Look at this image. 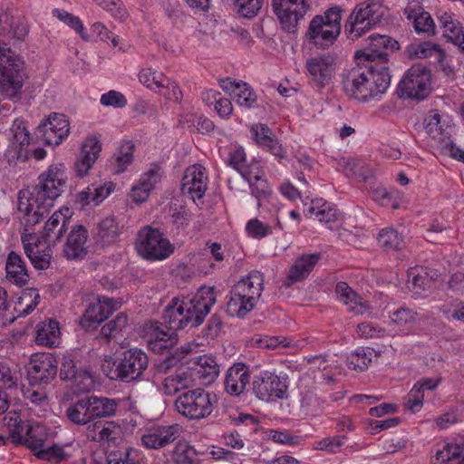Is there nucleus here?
I'll use <instances>...</instances> for the list:
<instances>
[{
	"label": "nucleus",
	"instance_id": "dca6fc26",
	"mask_svg": "<svg viewBox=\"0 0 464 464\" xmlns=\"http://www.w3.org/2000/svg\"><path fill=\"white\" fill-rule=\"evenodd\" d=\"M59 362L50 353H37L31 355L28 366V379L33 385L48 384L57 375Z\"/></svg>",
	"mask_w": 464,
	"mask_h": 464
},
{
	"label": "nucleus",
	"instance_id": "bf43d9fd",
	"mask_svg": "<svg viewBox=\"0 0 464 464\" xmlns=\"http://www.w3.org/2000/svg\"><path fill=\"white\" fill-rule=\"evenodd\" d=\"M139 80L150 89L161 88L167 82V78L162 73L150 68L141 70L139 73Z\"/></svg>",
	"mask_w": 464,
	"mask_h": 464
},
{
	"label": "nucleus",
	"instance_id": "09e8293b",
	"mask_svg": "<svg viewBox=\"0 0 464 464\" xmlns=\"http://www.w3.org/2000/svg\"><path fill=\"white\" fill-rule=\"evenodd\" d=\"M4 425L7 428L9 437L14 443L22 442L23 434L25 429L24 422L20 414L14 411H9L4 418Z\"/></svg>",
	"mask_w": 464,
	"mask_h": 464
},
{
	"label": "nucleus",
	"instance_id": "49530a36",
	"mask_svg": "<svg viewBox=\"0 0 464 464\" xmlns=\"http://www.w3.org/2000/svg\"><path fill=\"white\" fill-rule=\"evenodd\" d=\"M172 459L176 464H201L198 452L193 446L179 441L173 450Z\"/></svg>",
	"mask_w": 464,
	"mask_h": 464
},
{
	"label": "nucleus",
	"instance_id": "de8ad7c7",
	"mask_svg": "<svg viewBox=\"0 0 464 464\" xmlns=\"http://www.w3.org/2000/svg\"><path fill=\"white\" fill-rule=\"evenodd\" d=\"M373 349L362 347L355 350L347 357V365L351 370L357 372L365 371L372 362Z\"/></svg>",
	"mask_w": 464,
	"mask_h": 464
},
{
	"label": "nucleus",
	"instance_id": "9d476101",
	"mask_svg": "<svg viewBox=\"0 0 464 464\" xmlns=\"http://www.w3.org/2000/svg\"><path fill=\"white\" fill-rule=\"evenodd\" d=\"M215 394L196 388L181 392L175 400L177 411L190 420L208 418L213 411Z\"/></svg>",
	"mask_w": 464,
	"mask_h": 464
},
{
	"label": "nucleus",
	"instance_id": "412c9836",
	"mask_svg": "<svg viewBox=\"0 0 464 464\" xmlns=\"http://www.w3.org/2000/svg\"><path fill=\"white\" fill-rule=\"evenodd\" d=\"M181 432L179 424L154 426L147 430L141 437L142 445L148 449H160L174 442Z\"/></svg>",
	"mask_w": 464,
	"mask_h": 464
},
{
	"label": "nucleus",
	"instance_id": "c03bdc74",
	"mask_svg": "<svg viewBox=\"0 0 464 464\" xmlns=\"http://www.w3.org/2000/svg\"><path fill=\"white\" fill-rule=\"evenodd\" d=\"M378 244L386 251H399L404 246V237L393 227H385L378 234Z\"/></svg>",
	"mask_w": 464,
	"mask_h": 464
},
{
	"label": "nucleus",
	"instance_id": "72a5a7b5",
	"mask_svg": "<svg viewBox=\"0 0 464 464\" xmlns=\"http://www.w3.org/2000/svg\"><path fill=\"white\" fill-rule=\"evenodd\" d=\"M122 229L123 226H121L114 217H107L98 224L96 242L102 246L111 245L117 241Z\"/></svg>",
	"mask_w": 464,
	"mask_h": 464
},
{
	"label": "nucleus",
	"instance_id": "37998d69",
	"mask_svg": "<svg viewBox=\"0 0 464 464\" xmlns=\"http://www.w3.org/2000/svg\"><path fill=\"white\" fill-rule=\"evenodd\" d=\"M40 295L35 288L24 289L19 296L14 311L18 317H24L30 314L39 304Z\"/></svg>",
	"mask_w": 464,
	"mask_h": 464
},
{
	"label": "nucleus",
	"instance_id": "39448f33",
	"mask_svg": "<svg viewBox=\"0 0 464 464\" xmlns=\"http://www.w3.org/2000/svg\"><path fill=\"white\" fill-rule=\"evenodd\" d=\"M343 12L340 6H333L324 14L314 16L305 32L306 41L317 49L334 45L341 34Z\"/></svg>",
	"mask_w": 464,
	"mask_h": 464
},
{
	"label": "nucleus",
	"instance_id": "ea45409f",
	"mask_svg": "<svg viewBox=\"0 0 464 464\" xmlns=\"http://www.w3.org/2000/svg\"><path fill=\"white\" fill-rule=\"evenodd\" d=\"M87 396L72 402L65 411L66 418L73 424L85 426L93 421Z\"/></svg>",
	"mask_w": 464,
	"mask_h": 464
},
{
	"label": "nucleus",
	"instance_id": "58836bf2",
	"mask_svg": "<svg viewBox=\"0 0 464 464\" xmlns=\"http://www.w3.org/2000/svg\"><path fill=\"white\" fill-rule=\"evenodd\" d=\"M304 211L306 217L314 215L320 222L325 223L334 222L338 217V209L335 206L323 198L311 200L310 206L304 208Z\"/></svg>",
	"mask_w": 464,
	"mask_h": 464
},
{
	"label": "nucleus",
	"instance_id": "2f4dec72",
	"mask_svg": "<svg viewBox=\"0 0 464 464\" xmlns=\"http://www.w3.org/2000/svg\"><path fill=\"white\" fill-rule=\"evenodd\" d=\"M320 258V254L303 255L298 257L289 269L285 285H290L306 278Z\"/></svg>",
	"mask_w": 464,
	"mask_h": 464
},
{
	"label": "nucleus",
	"instance_id": "0e129e2a",
	"mask_svg": "<svg viewBox=\"0 0 464 464\" xmlns=\"http://www.w3.org/2000/svg\"><path fill=\"white\" fill-rule=\"evenodd\" d=\"M192 218L191 212L185 206L171 208L170 220L177 229H184Z\"/></svg>",
	"mask_w": 464,
	"mask_h": 464
},
{
	"label": "nucleus",
	"instance_id": "7ed1b4c3",
	"mask_svg": "<svg viewBox=\"0 0 464 464\" xmlns=\"http://www.w3.org/2000/svg\"><path fill=\"white\" fill-rule=\"evenodd\" d=\"M372 64L359 61L357 66L343 74V89L348 97L364 102L387 91L391 84L390 72Z\"/></svg>",
	"mask_w": 464,
	"mask_h": 464
},
{
	"label": "nucleus",
	"instance_id": "6e6d98bb",
	"mask_svg": "<svg viewBox=\"0 0 464 464\" xmlns=\"http://www.w3.org/2000/svg\"><path fill=\"white\" fill-rule=\"evenodd\" d=\"M18 375L7 360L0 359V389L17 387Z\"/></svg>",
	"mask_w": 464,
	"mask_h": 464
},
{
	"label": "nucleus",
	"instance_id": "473e14b6",
	"mask_svg": "<svg viewBox=\"0 0 464 464\" xmlns=\"http://www.w3.org/2000/svg\"><path fill=\"white\" fill-rule=\"evenodd\" d=\"M183 310L184 308L183 305L180 304V299L178 297L172 298L164 310L162 324H164L166 328H169L175 332L188 327V319L184 317Z\"/></svg>",
	"mask_w": 464,
	"mask_h": 464
},
{
	"label": "nucleus",
	"instance_id": "c756f323",
	"mask_svg": "<svg viewBox=\"0 0 464 464\" xmlns=\"http://www.w3.org/2000/svg\"><path fill=\"white\" fill-rule=\"evenodd\" d=\"M443 36L464 53V29L452 14L443 12L437 15Z\"/></svg>",
	"mask_w": 464,
	"mask_h": 464
},
{
	"label": "nucleus",
	"instance_id": "e2e57ef3",
	"mask_svg": "<svg viewBox=\"0 0 464 464\" xmlns=\"http://www.w3.org/2000/svg\"><path fill=\"white\" fill-rule=\"evenodd\" d=\"M246 231L250 237L261 239L272 234V227L258 218H252L247 221Z\"/></svg>",
	"mask_w": 464,
	"mask_h": 464
},
{
	"label": "nucleus",
	"instance_id": "13d9d810",
	"mask_svg": "<svg viewBox=\"0 0 464 464\" xmlns=\"http://www.w3.org/2000/svg\"><path fill=\"white\" fill-rule=\"evenodd\" d=\"M264 0H235L237 14L245 18L256 16L261 10Z\"/></svg>",
	"mask_w": 464,
	"mask_h": 464
},
{
	"label": "nucleus",
	"instance_id": "a18cd8bd",
	"mask_svg": "<svg viewBox=\"0 0 464 464\" xmlns=\"http://www.w3.org/2000/svg\"><path fill=\"white\" fill-rule=\"evenodd\" d=\"M127 325V314L124 313H119L113 319L102 327L100 336L107 343H110L111 340L117 338Z\"/></svg>",
	"mask_w": 464,
	"mask_h": 464
},
{
	"label": "nucleus",
	"instance_id": "c85d7f7f",
	"mask_svg": "<svg viewBox=\"0 0 464 464\" xmlns=\"http://www.w3.org/2000/svg\"><path fill=\"white\" fill-rule=\"evenodd\" d=\"M195 379L189 369H179L161 380L160 392L166 396H173L193 386Z\"/></svg>",
	"mask_w": 464,
	"mask_h": 464
},
{
	"label": "nucleus",
	"instance_id": "052dcab7",
	"mask_svg": "<svg viewBox=\"0 0 464 464\" xmlns=\"http://www.w3.org/2000/svg\"><path fill=\"white\" fill-rule=\"evenodd\" d=\"M248 184L252 196L257 199V208H260V200L267 198L272 194V188L269 186L265 175L251 181V183Z\"/></svg>",
	"mask_w": 464,
	"mask_h": 464
},
{
	"label": "nucleus",
	"instance_id": "a878e982",
	"mask_svg": "<svg viewBox=\"0 0 464 464\" xmlns=\"http://www.w3.org/2000/svg\"><path fill=\"white\" fill-rule=\"evenodd\" d=\"M88 231L82 226L77 225L68 234L63 246V256L68 260L82 259L87 255Z\"/></svg>",
	"mask_w": 464,
	"mask_h": 464
},
{
	"label": "nucleus",
	"instance_id": "79ce46f5",
	"mask_svg": "<svg viewBox=\"0 0 464 464\" xmlns=\"http://www.w3.org/2000/svg\"><path fill=\"white\" fill-rule=\"evenodd\" d=\"M25 433L23 435L21 444H24L33 451L37 452L44 447V443L47 440L48 433L44 426L36 423L32 425H26Z\"/></svg>",
	"mask_w": 464,
	"mask_h": 464
},
{
	"label": "nucleus",
	"instance_id": "9b49d317",
	"mask_svg": "<svg viewBox=\"0 0 464 464\" xmlns=\"http://www.w3.org/2000/svg\"><path fill=\"white\" fill-rule=\"evenodd\" d=\"M431 91V72L420 63L412 65L401 80L397 92L400 98L423 100Z\"/></svg>",
	"mask_w": 464,
	"mask_h": 464
},
{
	"label": "nucleus",
	"instance_id": "a211bd4d",
	"mask_svg": "<svg viewBox=\"0 0 464 464\" xmlns=\"http://www.w3.org/2000/svg\"><path fill=\"white\" fill-rule=\"evenodd\" d=\"M70 132V123L64 114L53 112L37 127V133L45 144L60 145Z\"/></svg>",
	"mask_w": 464,
	"mask_h": 464
},
{
	"label": "nucleus",
	"instance_id": "338daca9",
	"mask_svg": "<svg viewBox=\"0 0 464 464\" xmlns=\"http://www.w3.org/2000/svg\"><path fill=\"white\" fill-rule=\"evenodd\" d=\"M346 436L326 437L315 442L314 449L324 450L329 453H335L343 445V440Z\"/></svg>",
	"mask_w": 464,
	"mask_h": 464
},
{
	"label": "nucleus",
	"instance_id": "c9c22d12",
	"mask_svg": "<svg viewBox=\"0 0 464 464\" xmlns=\"http://www.w3.org/2000/svg\"><path fill=\"white\" fill-rule=\"evenodd\" d=\"M6 276L16 285H24L28 282L29 275L22 256L11 251L5 263Z\"/></svg>",
	"mask_w": 464,
	"mask_h": 464
},
{
	"label": "nucleus",
	"instance_id": "f3484780",
	"mask_svg": "<svg viewBox=\"0 0 464 464\" xmlns=\"http://www.w3.org/2000/svg\"><path fill=\"white\" fill-rule=\"evenodd\" d=\"M441 117L435 111L425 119V130L429 136L436 140L441 150L450 157L464 162V151L450 140L448 128H444L440 122Z\"/></svg>",
	"mask_w": 464,
	"mask_h": 464
},
{
	"label": "nucleus",
	"instance_id": "20e7f679",
	"mask_svg": "<svg viewBox=\"0 0 464 464\" xmlns=\"http://www.w3.org/2000/svg\"><path fill=\"white\" fill-rule=\"evenodd\" d=\"M264 290V276L259 271H251L231 288L227 311L231 316L244 318L251 312Z\"/></svg>",
	"mask_w": 464,
	"mask_h": 464
},
{
	"label": "nucleus",
	"instance_id": "2eb2a0df",
	"mask_svg": "<svg viewBox=\"0 0 464 464\" xmlns=\"http://www.w3.org/2000/svg\"><path fill=\"white\" fill-rule=\"evenodd\" d=\"M273 11L281 27L287 33H295L298 24L310 9L307 0H272Z\"/></svg>",
	"mask_w": 464,
	"mask_h": 464
},
{
	"label": "nucleus",
	"instance_id": "864d4df0",
	"mask_svg": "<svg viewBox=\"0 0 464 464\" xmlns=\"http://www.w3.org/2000/svg\"><path fill=\"white\" fill-rule=\"evenodd\" d=\"M11 140L14 146L19 147L20 150L24 146H27L30 143V133L25 127V122L23 120L16 119L14 121L11 128Z\"/></svg>",
	"mask_w": 464,
	"mask_h": 464
},
{
	"label": "nucleus",
	"instance_id": "5fc2aeb1",
	"mask_svg": "<svg viewBox=\"0 0 464 464\" xmlns=\"http://www.w3.org/2000/svg\"><path fill=\"white\" fill-rule=\"evenodd\" d=\"M191 372L192 374L195 372L198 379L204 383H211L218 375V366L214 360L205 359L204 362H200L198 366Z\"/></svg>",
	"mask_w": 464,
	"mask_h": 464
},
{
	"label": "nucleus",
	"instance_id": "5701e85b",
	"mask_svg": "<svg viewBox=\"0 0 464 464\" xmlns=\"http://www.w3.org/2000/svg\"><path fill=\"white\" fill-rule=\"evenodd\" d=\"M250 382L249 366L243 362L231 365L225 374L224 390L231 396L241 395Z\"/></svg>",
	"mask_w": 464,
	"mask_h": 464
},
{
	"label": "nucleus",
	"instance_id": "423d86ee",
	"mask_svg": "<svg viewBox=\"0 0 464 464\" xmlns=\"http://www.w3.org/2000/svg\"><path fill=\"white\" fill-rule=\"evenodd\" d=\"M149 358L140 349L130 348L122 352L115 360L107 375L111 380L130 382L140 381L147 370Z\"/></svg>",
	"mask_w": 464,
	"mask_h": 464
},
{
	"label": "nucleus",
	"instance_id": "69168bd1",
	"mask_svg": "<svg viewBox=\"0 0 464 464\" xmlns=\"http://www.w3.org/2000/svg\"><path fill=\"white\" fill-rule=\"evenodd\" d=\"M419 387L420 386L413 385L404 399L405 408L411 412L419 411L423 404L424 393L420 391Z\"/></svg>",
	"mask_w": 464,
	"mask_h": 464
},
{
	"label": "nucleus",
	"instance_id": "774afa93",
	"mask_svg": "<svg viewBox=\"0 0 464 464\" xmlns=\"http://www.w3.org/2000/svg\"><path fill=\"white\" fill-rule=\"evenodd\" d=\"M250 130L254 140L259 147L266 142H271V138L275 135L272 130L263 123L253 125Z\"/></svg>",
	"mask_w": 464,
	"mask_h": 464
},
{
	"label": "nucleus",
	"instance_id": "f03ea898",
	"mask_svg": "<svg viewBox=\"0 0 464 464\" xmlns=\"http://www.w3.org/2000/svg\"><path fill=\"white\" fill-rule=\"evenodd\" d=\"M69 218L61 211H55L45 223L41 237L30 230L34 227H25L21 240L24 253L34 268L44 270L50 266L52 246H55L68 229Z\"/></svg>",
	"mask_w": 464,
	"mask_h": 464
},
{
	"label": "nucleus",
	"instance_id": "4c0bfd02",
	"mask_svg": "<svg viewBox=\"0 0 464 464\" xmlns=\"http://www.w3.org/2000/svg\"><path fill=\"white\" fill-rule=\"evenodd\" d=\"M60 334L59 323L56 320L41 322L36 325L35 343L38 345L53 347L58 343Z\"/></svg>",
	"mask_w": 464,
	"mask_h": 464
},
{
	"label": "nucleus",
	"instance_id": "e433bc0d",
	"mask_svg": "<svg viewBox=\"0 0 464 464\" xmlns=\"http://www.w3.org/2000/svg\"><path fill=\"white\" fill-rule=\"evenodd\" d=\"M177 342V334L174 330L167 328L164 331L158 324L152 329L148 340L150 349L156 353H162L170 349Z\"/></svg>",
	"mask_w": 464,
	"mask_h": 464
},
{
	"label": "nucleus",
	"instance_id": "8fccbe9b",
	"mask_svg": "<svg viewBox=\"0 0 464 464\" xmlns=\"http://www.w3.org/2000/svg\"><path fill=\"white\" fill-rule=\"evenodd\" d=\"M134 144L130 140L121 143L114 154L115 173L123 172L133 160Z\"/></svg>",
	"mask_w": 464,
	"mask_h": 464
},
{
	"label": "nucleus",
	"instance_id": "b1692460",
	"mask_svg": "<svg viewBox=\"0 0 464 464\" xmlns=\"http://www.w3.org/2000/svg\"><path fill=\"white\" fill-rule=\"evenodd\" d=\"M102 151V143L96 136H88L82 144L81 155L75 162V172L79 177L89 173Z\"/></svg>",
	"mask_w": 464,
	"mask_h": 464
},
{
	"label": "nucleus",
	"instance_id": "bb28decb",
	"mask_svg": "<svg viewBox=\"0 0 464 464\" xmlns=\"http://www.w3.org/2000/svg\"><path fill=\"white\" fill-rule=\"evenodd\" d=\"M431 461L433 464H464V440L438 444Z\"/></svg>",
	"mask_w": 464,
	"mask_h": 464
},
{
	"label": "nucleus",
	"instance_id": "6ab92c4d",
	"mask_svg": "<svg viewBox=\"0 0 464 464\" xmlns=\"http://www.w3.org/2000/svg\"><path fill=\"white\" fill-rule=\"evenodd\" d=\"M305 69L310 82L320 91L331 82L334 75V59L324 54L312 57L306 61Z\"/></svg>",
	"mask_w": 464,
	"mask_h": 464
},
{
	"label": "nucleus",
	"instance_id": "7c9ffc66",
	"mask_svg": "<svg viewBox=\"0 0 464 464\" xmlns=\"http://www.w3.org/2000/svg\"><path fill=\"white\" fill-rule=\"evenodd\" d=\"M335 294L338 300L348 306L350 312L355 314H370L368 302L363 301L346 282L341 281L336 284Z\"/></svg>",
	"mask_w": 464,
	"mask_h": 464
},
{
	"label": "nucleus",
	"instance_id": "3c124183",
	"mask_svg": "<svg viewBox=\"0 0 464 464\" xmlns=\"http://www.w3.org/2000/svg\"><path fill=\"white\" fill-rule=\"evenodd\" d=\"M34 456L39 459L58 464L62 461L67 460L70 454L65 451L64 447L53 444L52 446L44 447L35 452Z\"/></svg>",
	"mask_w": 464,
	"mask_h": 464
},
{
	"label": "nucleus",
	"instance_id": "f704fd0d",
	"mask_svg": "<svg viewBox=\"0 0 464 464\" xmlns=\"http://www.w3.org/2000/svg\"><path fill=\"white\" fill-rule=\"evenodd\" d=\"M92 420L112 417L116 414L119 401L107 397L87 396Z\"/></svg>",
	"mask_w": 464,
	"mask_h": 464
},
{
	"label": "nucleus",
	"instance_id": "ddd939ff",
	"mask_svg": "<svg viewBox=\"0 0 464 464\" xmlns=\"http://www.w3.org/2000/svg\"><path fill=\"white\" fill-rule=\"evenodd\" d=\"M217 300L214 287L201 286L192 298L180 300L183 305L184 317L188 319V326L198 327L209 314Z\"/></svg>",
	"mask_w": 464,
	"mask_h": 464
},
{
	"label": "nucleus",
	"instance_id": "680f3d73",
	"mask_svg": "<svg viewBox=\"0 0 464 464\" xmlns=\"http://www.w3.org/2000/svg\"><path fill=\"white\" fill-rule=\"evenodd\" d=\"M93 427L97 428L98 434L92 436V441L103 442V441H114L116 437L114 436L116 431V426L112 422H103L97 420L93 422Z\"/></svg>",
	"mask_w": 464,
	"mask_h": 464
},
{
	"label": "nucleus",
	"instance_id": "f8f14e48",
	"mask_svg": "<svg viewBox=\"0 0 464 464\" xmlns=\"http://www.w3.org/2000/svg\"><path fill=\"white\" fill-rule=\"evenodd\" d=\"M399 49V43L388 35L372 34L367 45L356 52L355 59L364 63H373L381 71L389 72V53Z\"/></svg>",
	"mask_w": 464,
	"mask_h": 464
},
{
	"label": "nucleus",
	"instance_id": "6e6552de",
	"mask_svg": "<svg viewBox=\"0 0 464 464\" xmlns=\"http://www.w3.org/2000/svg\"><path fill=\"white\" fill-rule=\"evenodd\" d=\"M24 80V63L6 44H0V92L8 98L17 97Z\"/></svg>",
	"mask_w": 464,
	"mask_h": 464
},
{
	"label": "nucleus",
	"instance_id": "cd10ccee",
	"mask_svg": "<svg viewBox=\"0 0 464 464\" xmlns=\"http://www.w3.org/2000/svg\"><path fill=\"white\" fill-rule=\"evenodd\" d=\"M407 19L411 21L415 32L425 36L435 34V24L430 13L423 10L418 3H410L404 9Z\"/></svg>",
	"mask_w": 464,
	"mask_h": 464
},
{
	"label": "nucleus",
	"instance_id": "4468645a",
	"mask_svg": "<svg viewBox=\"0 0 464 464\" xmlns=\"http://www.w3.org/2000/svg\"><path fill=\"white\" fill-rule=\"evenodd\" d=\"M252 390L259 400L265 401L283 400L287 398V378L269 371H263L254 376Z\"/></svg>",
	"mask_w": 464,
	"mask_h": 464
},
{
	"label": "nucleus",
	"instance_id": "393cba45",
	"mask_svg": "<svg viewBox=\"0 0 464 464\" xmlns=\"http://www.w3.org/2000/svg\"><path fill=\"white\" fill-rule=\"evenodd\" d=\"M161 176L160 166L157 163L151 164L150 169L141 175L138 184L132 187L130 193V198L136 203L146 201L155 185L160 182Z\"/></svg>",
	"mask_w": 464,
	"mask_h": 464
},
{
	"label": "nucleus",
	"instance_id": "603ef678",
	"mask_svg": "<svg viewBox=\"0 0 464 464\" xmlns=\"http://www.w3.org/2000/svg\"><path fill=\"white\" fill-rule=\"evenodd\" d=\"M392 324L409 330L418 320V314L405 306L400 307L390 314Z\"/></svg>",
	"mask_w": 464,
	"mask_h": 464
},
{
	"label": "nucleus",
	"instance_id": "4d7b16f0",
	"mask_svg": "<svg viewBox=\"0 0 464 464\" xmlns=\"http://www.w3.org/2000/svg\"><path fill=\"white\" fill-rule=\"evenodd\" d=\"M235 92L236 102L245 108H252L256 103V95L247 83L242 82L236 85Z\"/></svg>",
	"mask_w": 464,
	"mask_h": 464
},
{
	"label": "nucleus",
	"instance_id": "0eeeda50",
	"mask_svg": "<svg viewBox=\"0 0 464 464\" xmlns=\"http://www.w3.org/2000/svg\"><path fill=\"white\" fill-rule=\"evenodd\" d=\"M135 248L143 259L147 261H162L169 258L175 250V246L156 227L144 226L138 234L135 242Z\"/></svg>",
	"mask_w": 464,
	"mask_h": 464
},
{
	"label": "nucleus",
	"instance_id": "1a4fd4ad",
	"mask_svg": "<svg viewBox=\"0 0 464 464\" xmlns=\"http://www.w3.org/2000/svg\"><path fill=\"white\" fill-rule=\"evenodd\" d=\"M383 14V6L379 2L365 1L356 5L344 24L347 38L359 39L379 24Z\"/></svg>",
	"mask_w": 464,
	"mask_h": 464
},
{
	"label": "nucleus",
	"instance_id": "a19ab883",
	"mask_svg": "<svg viewBox=\"0 0 464 464\" xmlns=\"http://www.w3.org/2000/svg\"><path fill=\"white\" fill-rule=\"evenodd\" d=\"M407 53L411 59L434 58L437 63H442L445 57L439 45L431 42L411 44L407 48Z\"/></svg>",
	"mask_w": 464,
	"mask_h": 464
},
{
	"label": "nucleus",
	"instance_id": "aec40b11",
	"mask_svg": "<svg viewBox=\"0 0 464 464\" xmlns=\"http://www.w3.org/2000/svg\"><path fill=\"white\" fill-rule=\"evenodd\" d=\"M208 174L203 166L199 164L189 166L181 180V192L196 202L197 199H201L204 197L208 188Z\"/></svg>",
	"mask_w": 464,
	"mask_h": 464
},
{
	"label": "nucleus",
	"instance_id": "4be33fe9",
	"mask_svg": "<svg viewBox=\"0 0 464 464\" xmlns=\"http://www.w3.org/2000/svg\"><path fill=\"white\" fill-rule=\"evenodd\" d=\"M116 304L112 298L99 296L97 301L91 303L85 310L80 321L82 327L90 329L105 321L116 309Z\"/></svg>",
	"mask_w": 464,
	"mask_h": 464
},
{
	"label": "nucleus",
	"instance_id": "f257e3e1",
	"mask_svg": "<svg viewBox=\"0 0 464 464\" xmlns=\"http://www.w3.org/2000/svg\"><path fill=\"white\" fill-rule=\"evenodd\" d=\"M67 177L62 165H51L38 177L32 189L18 193V211L23 213L21 222L25 227L35 226L48 215L54 200L63 192Z\"/></svg>",
	"mask_w": 464,
	"mask_h": 464
}]
</instances>
